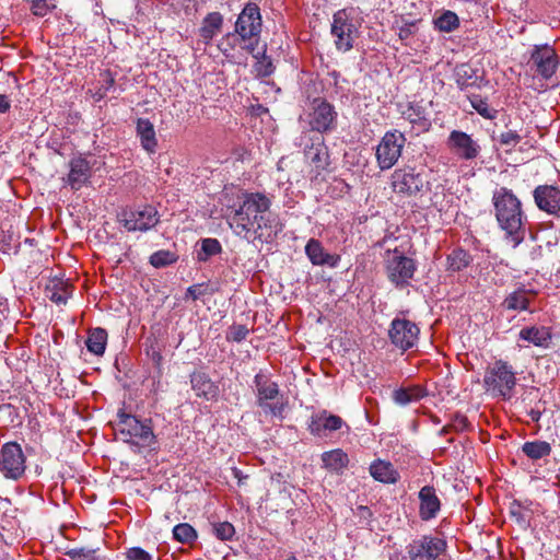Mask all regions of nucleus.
Wrapping results in <instances>:
<instances>
[{
	"label": "nucleus",
	"instance_id": "f257e3e1",
	"mask_svg": "<svg viewBox=\"0 0 560 560\" xmlns=\"http://www.w3.org/2000/svg\"><path fill=\"white\" fill-rule=\"evenodd\" d=\"M238 208L228 214L233 232L247 241H273L283 230L279 217L270 212L271 200L262 192H243Z\"/></svg>",
	"mask_w": 560,
	"mask_h": 560
},
{
	"label": "nucleus",
	"instance_id": "f03ea898",
	"mask_svg": "<svg viewBox=\"0 0 560 560\" xmlns=\"http://www.w3.org/2000/svg\"><path fill=\"white\" fill-rule=\"evenodd\" d=\"M559 67L560 57L551 39L527 44V74L539 83V88L546 86L542 82L550 81Z\"/></svg>",
	"mask_w": 560,
	"mask_h": 560
},
{
	"label": "nucleus",
	"instance_id": "7ed1b4c3",
	"mask_svg": "<svg viewBox=\"0 0 560 560\" xmlns=\"http://www.w3.org/2000/svg\"><path fill=\"white\" fill-rule=\"evenodd\" d=\"M114 430L122 442L138 448L151 447L156 443L152 419H139L124 409L117 413Z\"/></svg>",
	"mask_w": 560,
	"mask_h": 560
},
{
	"label": "nucleus",
	"instance_id": "20e7f679",
	"mask_svg": "<svg viewBox=\"0 0 560 560\" xmlns=\"http://www.w3.org/2000/svg\"><path fill=\"white\" fill-rule=\"evenodd\" d=\"M494 207L501 228L506 231L513 246H517L524 238L521 201L505 188H501L494 194Z\"/></svg>",
	"mask_w": 560,
	"mask_h": 560
},
{
	"label": "nucleus",
	"instance_id": "39448f33",
	"mask_svg": "<svg viewBox=\"0 0 560 560\" xmlns=\"http://www.w3.org/2000/svg\"><path fill=\"white\" fill-rule=\"evenodd\" d=\"M262 30V20L260 9L256 3L248 2L235 22L234 32L228 33L218 45L223 55L229 56V52L236 46V40H253L259 39Z\"/></svg>",
	"mask_w": 560,
	"mask_h": 560
},
{
	"label": "nucleus",
	"instance_id": "423d86ee",
	"mask_svg": "<svg viewBox=\"0 0 560 560\" xmlns=\"http://www.w3.org/2000/svg\"><path fill=\"white\" fill-rule=\"evenodd\" d=\"M254 385L256 388L257 406L266 415L283 419L287 401L280 393L279 385L261 372L255 375Z\"/></svg>",
	"mask_w": 560,
	"mask_h": 560
},
{
	"label": "nucleus",
	"instance_id": "0eeeda50",
	"mask_svg": "<svg viewBox=\"0 0 560 560\" xmlns=\"http://www.w3.org/2000/svg\"><path fill=\"white\" fill-rule=\"evenodd\" d=\"M515 374L512 368L504 361H495L486 370L483 377V386L487 392H491L495 396L509 399L515 386Z\"/></svg>",
	"mask_w": 560,
	"mask_h": 560
},
{
	"label": "nucleus",
	"instance_id": "6e6552de",
	"mask_svg": "<svg viewBox=\"0 0 560 560\" xmlns=\"http://www.w3.org/2000/svg\"><path fill=\"white\" fill-rule=\"evenodd\" d=\"M406 137L398 130L385 132L376 147V161L382 171L392 168L401 155Z\"/></svg>",
	"mask_w": 560,
	"mask_h": 560
},
{
	"label": "nucleus",
	"instance_id": "1a4fd4ad",
	"mask_svg": "<svg viewBox=\"0 0 560 560\" xmlns=\"http://www.w3.org/2000/svg\"><path fill=\"white\" fill-rule=\"evenodd\" d=\"M119 222L129 232H145L160 222L155 207L145 205L135 209H125L118 214Z\"/></svg>",
	"mask_w": 560,
	"mask_h": 560
},
{
	"label": "nucleus",
	"instance_id": "9d476101",
	"mask_svg": "<svg viewBox=\"0 0 560 560\" xmlns=\"http://www.w3.org/2000/svg\"><path fill=\"white\" fill-rule=\"evenodd\" d=\"M392 186L395 192L409 197L429 190V182L425 176L412 167L395 170L392 174Z\"/></svg>",
	"mask_w": 560,
	"mask_h": 560
},
{
	"label": "nucleus",
	"instance_id": "9b49d317",
	"mask_svg": "<svg viewBox=\"0 0 560 560\" xmlns=\"http://www.w3.org/2000/svg\"><path fill=\"white\" fill-rule=\"evenodd\" d=\"M420 328L415 322L396 317L388 329L390 343L401 351L413 348L419 340Z\"/></svg>",
	"mask_w": 560,
	"mask_h": 560
},
{
	"label": "nucleus",
	"instance_id": "f8f14e48",
	"mask_svg": "<svg viewBox=\"0 0 560 560\" xmlns=\"http://www.w3.org/2000/svg\"><path fill=\"white\" fill-rule=\"evenodd\" d=\"M416 270L417 266L415 260L398 253V250H395L393 256L388 257L386 260L387 278L396 288L407 287Z\"/></svg>",
	"mask_w": 560,
	"mask_h": 560
},
{
	"label": "nucleus",
	"instance_id": "ddd939ff",
	"mask_svg": "<svg viewBox=\"0 0 560 560\" xmlns=\"http://www.w3.org/2000/svg\"><path fill=\"white\" fill-rule=\"evenodd\" d=\"M355 32V25L348 10H338L332 16L331 24V35L336 37V48L341 51L351 50L353 48Z\"/></svg>",
	"mask_w": 560,
	"mask_h": 560
},
{
	"label": "nucleus",
	"instance_id": "4468645a",
	"mask_svg": "<svg viewBox=\"0 0 560 560\" xmlns=\"http://www.w3.org/2000/svg\"><path fill=\"white\" fill-rule=\"evenodd\" d=\"M0 471L10 479H19L25 471V456L16 442L5 443L0 452Z\"/></svg>",
	"mask_w": 560,
	"mask_h": 560
},
{
	"label": "nucleus",
	"instance_id": "2eb2a0df",
	"mask_svg": "<svg viewBox=\"0 0 560 560\" xmlns=\"http://www.w3.org/2000/svg\"><path fill=\"white\" fill-rule=\"evenodd\" d=\"M445 550L446 541L432 536H422L407 546L410 560H436Z\"/></svg>",
	"mask_w": 560,
	"mask_h": 560
},
{
	"label": "nucleus",
	"instance_id": "dca6fc26",
	"mask_svg": "<svg viewBox=\"0 0 560 560\" xmlns=\"http://www.w3.org/2000/svg\"><path fill=\"white\" fill-rule=\"evenodd\" d=\"M310 125L313 130L327 132L336 127L337 112L335 107L324 98H315Z\"/></svg>",
	"mask_w": 560,
	"mask_h": 560
},
{
	"label": "nucleus",
	"instance_id": "f3484780",
	"mask_svg": "<svg viewBox=\"0 0 560 560\" xmlns=\"http://www.w3.org/2000/svg\"><path fill=\"white\" fill-rule=\"evenodd\" d=\"M450 150L463 160H474L480 153L479 144L466 132L453 130L447 139Z\"/></svg>",
	"mask_w": 560,
	"mask_h": 560
},
{
	"label": "nucleus",
	"instance_id": "a211bd4d",
	"mask_svg": "<svg viewBox=\"0 0 560 560\" xmlns=\"http://www.w3.org/2000/svg\"><path fill=\"white\" fill-rule=\"evenodd\" d=\"M454 78L457 86L462 91L481 89L489 83L485 78L483 71L474 68L469 63L457 65L454 69Z\"/></svg>",
	"mask_w": 560,
	"mask_h": 560
},
{
	"label": "nucleus",
	"instance_id": "6ab92c4d",
	"mask_svg": "<svg viewBox=\"0 0 560 560\" xmlns=\"http://www.w3.org/2000/svg\"><path fill=\"white\" fill-rule=\"evenodd\" d=\"M534 200L539 210L548 214L560 212V189L553 185H539L535 188Z\"/></svg>",
	"mask_w": 560,
	"mask_h": 560
},
{
	"label": "nucleus",
	"instance_id": "aec40b11",
	"mask_svg": "<svg viewBox=\"0 0 560 560\" xmlns=\"http://www.w3.org/2000/svg\"><path fill=\"white\" fill-rule=\"evenodd\" d=\"M343 423L339 416L329 415L326 410H323L312 416L308 430L313 435L326 436L327 432L339 430Z\"/></svg>",
	"mask_w": 560,
	"mask_h": 560
},
{
	"label": "nucleus",
	"instance_id": "412c9836",
	"mask_svg": "<svg viewBox=\"0 0 560 560\" xmlns=\"http://www.w3.org/2000/svg\"><path fill=\"white\" fill-rule=\"evenodd\" d=\"M69 166L70 171L67 182L72 190H79L92 176L91 164L85 158L80 155L71 159Z\"/></svg>",
	"mask_w": 560,
	"mask_h": 560
},
{
	"label": "nucleus",
	"instance_id": "4be33fe9",
	"mask_svg": "<svg viewBox=\"0 0 560 560\" xmlns=\"http://www.w3.org/2000/svg\"><path fill=\"white\" fill-rule=\"evenodd\" d=\"M305 254L313 265L336 267L340 260V256L330 254L325 250L323 244L316 240L311 238L305 246Z\"/></svg>",
	"mask_w": 560,
	"mask_h": 560
},
{
	"label": "nucleus",
	"instance_id": "5701e85b",
	"mask_svg": "<svg viewBox=\"0 0 560 560\" xmlns=\"http://www.w3.org/2000/svg\"><path fill=\"white\" fill-rule=\"evenodd\" d=\"M419 515L421 520L429 521L434 518L441 510V501L436 495L433 486H424L419 491Z\"/></svg>",
	"mask_w": 560,
	"mask_h": 560
},
{
	"label": "nucleus",
	"instance_id": "b1692460",
	"mask_svg": "<svg viewBox=\"0 0 560 560\" xmlns=\"http://www.w3.org/2000/svg\"><path fill=\"white\" fill-rule=\"evenodd\" d=\"M305 159L316 168L317 174L326 170L329 165L328 148L323 138H317L316 142L306 145L304 149Z\"/></svg>",
	"mask_w": 560,
	"mask_h": 560
},
{
	"label": "nucleus",
	"instance_id": "393cba45",
	"mask_svg": "<svg viewBox=\"0 0 560 560\" xmlns=\"http://www.w3.org/2000/svg\"><path fill=\"white\" fill-rule=\"evenodd\" d=\"M191 388L197 396L213 399L218 396L219 388L205 372H194L190 375Z\"/></svg>",
	"mask_w": 560,
	"mask_h": 560
},
{
	"label": "nucleus",
	"instance_id": "a878e982",
	"mask_svg": "<svg viewBox=\"0 0 560 560\" xmlns=\"http://www.w3.org/2000/svg\"><path fill=\"white\" fill-rule=\"evenodd\" d=\"M73 287L61 279H51L45 287V295L56 304H66L72 294Z\"/></svg>",
	"mask_w": 560,
	"mask_h": 560
},
{
	"label": "nucleus",
	"instance_id": "bb28decb",
	"mask_svg": "<svg viewBox=\"0 0 560 560\" xmlns=\"http://www.w3.org/2000/svg\"><path fill=\"white\" fill-rule=\"evenodd\" d=\"M223 15L220 12L208 13L199 28V35L206 45L210 44L213 37L222 31Z\"/></svg>",
	"mask_w": 560,
	"mask_h": 560
},
{
	"label": "nucleus",
	"instance_id": "cd10ccee",
	"mask_svg": "<svg viewBox=\"0 0 560 560\" xmlns=\"http://www.w3.org/2000/svg\"><path fill=\"white\" fill-rule=\"evenodd\" d=\"M371 476L383 483H396L400 475L389 462L375 460L370 467Z\"/></svg>",
	"mask_w": 560,
	"mask_h": 560
},
{
	"label": "nucleus",
	"instance_id": "c85d7f7f",
	"mask_svg": "<svg viewBox=\"0 0 560 560\" xmlns=\"http://www.w3.org/2000/svg\"><path fill=\"white\" fill-rule=\"evenodd\" d=\"M137 135L140 138L142 148L153 153L158 147L155 130L153 124L149 119L139 118L137 121Z\"/></svg>",
	"mask_w": 560,
	"mask_h": 560
},
{
	"label": "nucleus",
	"instance_id": "c756f323",
	"mask_svg": "<svg viewBox=\"0 0 560 560\" xmlns=\"http://www.w3.org/2000/svg\"><path fill=\"white\" fill-rule=\"evenodd\" d=\"M107 337V331L104 328L96 327L90 329L85 340L88 350L95 355H102L105 352Z\"/></svg>",
	"mask_w": 560,
	"mask_h": 560
},
{
	"label": "nucleus",
	"instance_id": "7c9ffc66",
	"mask_svg": "<svg viewBox=\"0 0 560 560\" xmlns=\"http://www.w3.org/2000/svg\"><path fill=\"white\" fill-rule=\"evenodd\" d=\"M425 396V390L419 385L400 387L393 393V399L399 405L418 401Z\"/></svg>",
	"mask_w": 560,
	"mask_h": 560
},
{
	"label": "nucleus",
	"instance_id": "2f4dec72",
	"mask_svg": "<svg viewBox=\"0 0 560 560\" xmlns=\"http://www.w3.org/2000/svg\"><path fill=\"white\" fill-rule=\"evenodd\" d=\"M322 460L325 468L334 471H340L349 464L348 455L340 448L323 453Z\"/></svg>",
	"mask_w": 560,
	"mask_h": 560
},
{
	"label": "nucleus",
	"instance_id": "473e14b6",
	"mask_svg": "<svg viewBox=\"0 0 560 560\" xmlns=\"http://www.w3.org/2000/svg\"><path fill=\"white\" fill-rule=\"evenodd\" d=\"M472 261L471 255L462 247L454 248L447 255V271L458 272L468 267Z\"/></svg>",
	"mask_w": 560,
	"mask_h": 560
},
{
	"label": "nucleus",
	"instance_id": "72a5a7b5",
	"mask_svg": "<svg viewBox=\"0 0 560 560\" xmlns=\"http://www.w3.org/2000/svg\"><path fill=\"white\" fill-rule=\"evenodd\" d=\"M254 58L256 59L254 70L257 78H267L275 72L276 67L272 62L271 57L267 55L266 46L264 47L261 52L258 51L257 55H254Z\"/></svg>",
	"mask_w": 560,
	"mask_h": 560
},
{
	"label": "nucleus",
	"instance_id": "f704fd0d",
	"mask_svg": "<svg viewBox=\"0 0 560 560\" xmlns=\"http://www.w3.org/2000/svg\"><path fill=\"white\" fill-rule=\"evenodd\" d=\"M527 342H532L537 347L548 348L551 342L550 328L545 326L527 328Z\"/></svg>",
	"mask_w": 560,
	"mask_h": 560
},
{
	"label": "nucleus",
	"instance_id": "c9c22d12",
	"mask_svg": "<svg viewBox=\"0 0 560 560\" xmlns=\"http://www.w3.org/2000/svg\"><path fill=\"white\" fill-rule=\"evenodd\" d=\"M468 100L472 108L483 118L493 119L497 117L498 110L489 106L487 97L472 93L468 95Z\"/></svg>",
	"mask_w": 560,
	"mask_h": 560
},
{
	"label": "nucleus",
	"instance_id": "e433bc0d",
	"mask_svg": "<svg viewBox=\"0 0 560 560\" xmlns=\"http://www.w3.org/2000/svg\"><path fill=\"white\" fill-rule=\"evenodd\" d=\"M434 25L439 31L450 33L459 26V19L455 12L447 10L434 20Z\"/></svg>",
	"mask_w": 560,
	"mask_h": 560
},
{
	"label": "nucleus",
	"instance_id": "4c0bfd02",
	"mask_svg": "<svg viewBox=\"0 0 560 560\" xmlns=\"http://www.w3.org/2000/svg\"><path fill=\"white\" fill-rule=\"evenodd\" d=\"M222 246L217 238H203L201 241V249L197 254L198 261L206 262L210 257L219 255Z\"/></svg>",
	"mask_w": 560,
	"mask_h": 560
},
{
	"label": "nucleus",
	"instance_id": "58836bf2",
	"mask_svg": "<svg viewBox=\"0 0 560 560\" xmlns=\"http://www.w3.org/2000/svg\"><path fill=\"white\" fill-rule=\"evenodd\" d=\"M178 260V255L175 252L161 249L153 253L149 261L154 268H164L175 264Z\"/></svg>",
	"mask_w": 560,
	"mask_h": 560
},
{
	"label": "nucleus",
	"instance_id": "ea45409f",
	"mask_svg": "<svg viewBox=\"0 0 560 560\" xmlns=\"http://www.w3.org/2000/svg\"><path fill=\"white\" fill-rule=\"evenodd\" d=\"M173 537L178 542L191 545L197 539V532L190 524L180 523L174 527Z\"/></svg>",
	"mask_w": 560,
	"mask_h": 560
},
{
	"label": "nucleus",
	"instance_id": "a19ab883",
	"mask_svg": "<svg viewBox=\"0 0 560 560\" xmlns=\"http://www.w3.org/2000/svg\"><path fill=\"white\" fill-rule=\"evenodd\" d=\"M469 427V421L465 415L459 412L454 413L451 417L448 424L442 428L440 431L441 435L448 434L450 432H463Z\"/></svg>",
	"mask_w": 560,
	"mask_h": 560
},
{
	"label": "nucleus",
	"instance_id": "79ce46f5",
	"mask_svg": "<svg viewBox=\"0 0 560 560\" xmlns=\"http://www.w3.org/2000/svg\"><path fill=\"white\" fill-rule=\"evenodd\" d=\"M551 452V446L545 441L527 442V457L541 458L548 456Z\"/></svg>",
	"mask_w": 560,
	"mask_h": 560
},
{
	"label": "nucleus",
	"instance_id": "37998d69",
	"mask_svg": "<svg viewBox=\"0 0 560 560\" xmlns=\"http://www.w3.org/2000/svg\"><path fill=\"white\" fill-rule=\"evenodd\" d=\"M508 310H525V290L520 288L504 300Z\"/></svg>",
	"mask_w": 560,
	"mask_h": 560
},
{
	"label": "nucleus",
	"instance_id": "c03bdc74",
	"mask_svg": "<svg viewBox=\"0 0 560 560\" xmlns=\"http://www.w3.org/2000/svg\"><path fill=\"white\" fill-rule=\"evenodd\" d=\"M97 549L80 547L72 548L65 552V556L70 558L71 560H96L95 552Z\"/></svg>",
	"mask_w": 560,
	"mask_h": 560
},
{
	"label": "nucleus",
	"instance_id": "a18cd8bd",
	"mask_svg": "<svg viewBox=\"0 0 560 560\" xmlns=\"http://www.w3.org/2000/svg\"><path fill=\"white\" fill-rule=\"evenodd\" d=\"M212 526L215 537L220 540H230L235 534V528L230 522H220Z\"/></svg>",
	"mask_w": 560,
	"mask_h": 560
},
{
	"label": "nucleus",
	"instance_id": "49530a36",
	"mask_svg": "<svg viewBox=\"0 0 560 560\" xmlns=\"http://www.w3.org/2000/svg\"><path fill=\"white\" fill-rule=\"evenodd\" d=\"M249 334V329L246 325L234 324L229 327L226 331V340L233 342H241L246 339Z\"/></svg>",
	"mask_w": 560,
	"mask_h": 560
},
{
	"label": "nucleus",
	"instance_id": "de8ad7c7",
	"mask_svg": "<svg viewBox=\"0 0 560 560\" xmlns=\"http://www.w3.org/2000/svg\"><path fill=\"white\" fill-rule=\"evenodd\" d=\"M212 293H213V290L209 289V285L207 283H198V284H194V285L189 287L186 290L184 299L185 300L191 299L192 301H196L203 295L212 294Z\"/></svg>",
	"mask_w": 560,
	"mask_h": 560
},
{
	"label": "nucleus",
	"instance_id": "09e8293b",
	"mask_svg": "<svg viewBox=\"0 0 560 560\" xmlns=\"http://www.w3.org/2000/svg\"><path fill=\"white\" fill-rule=\"evenodd\" d=\"M30 4L31 11L36 16H45L55 5H49L48 0H24Z\"/></svg>",
	"mask_w": 560,
	"mask_h": 560
},
{
	"label": "nucleus",
	"instance_id": "8fccbe9b",
	"mask_svg": "<svg viewBox=\"0 0 560 560\" xmlns=\"http://www.w3.org/2000/svg\"><path fill=\"white\" fill-rule=\"evenodd\" d=\"M527 164H529L530 172L535 171V175L539 173V170L547 171L551 166V162L546 153L530 158V160H527Z\"/></svg>",
	"mask_w": 560,
	"mask_h": 560
},
{
	"label": "nucleus",
	"instance_id": "3c124183",
	"mask_svg": "<svg viewBox=\"0 0 560 560\" xmlns=\"http://www.w3.org/2000/svg\"><path fill=\"white\" fill-rule=\"evenodd\" d=\"M127 560H152V556L140 547H132L126 551Z\"/></svg>",
	"mask_w": 560,
	"mask_h": 560
},
{
	"label": "nucleus",
	"instance_id": "603ef678",
	"mask_svg": "<svg viewBox=\"0 0 560 560\" xmlns=\"http://www.w3.org/2000/svg\"><path fill=\"white\" fill-rule=\"evenodd\" d=\"M500 143L506 147H515L521 141V136L515 131L509 130L500 135Z\"/></svg>",
	"mask_w": 560,
	"mask_h": 560
},
{
	"label": "nucleus",
	"instance_id": "864d4df0",
	"mask_svg": "<svg viewBox=\"0 0 560 560\" xmlns=\"http://www.w3.org/2000/svg\"><path fill=\"white\" fill-rule=\"evenodd\" d=\"M101 90L108 92L115 85V78L109 70H105L100 74Z\"/></svg>",
	"mask_w": 560,
	"mask_h": 560
},
{
	"label": "nucleus",
	"instance_id": "5fc2aeb1",
	"mask_svg": "<svg viewBox=\"0 0 560 560\" xmlns=\"http://www.w3.org/2000/svg\"><path fill=\"white\" fill-rule=\"evenodd\" d=\"M421 114H422V112L419 106L410 105L407 110V118L412 124H416V122L420 121L421 119L425 120Z\"/></svg>",
	"mask_w": 560,
	"mask_h": 560
},
{
	"label": "nucleus",
	"instance_id": "6e6d98bb",
	"mask_svg": "<svg viewBox=\"0 0 560 560\" xmlns=\"http://www.w3.org/2000/svg\"><path fill=\"white\" fill-rule=\"evenodd\" d=\"M416 31V23L410 22L406 23L404 26L399 28L398 36L401 40L408 39Z\"/></svg>",
	"mask_w": 560,
	"mask_h": 560
},
{
	"label": "nucleus",
	"instance_id": "4d7b16f0",
	"mask_svg": "<svg viewBox=\"0 0 560 560\" xmlns=\"http://www.w3.org/2000/svg\"><path fill=\"white\" fill-rule=\"evenodd\" d=\"M357 511H358V515L360 516V518L364 520L365 524L369 525L370 524V520L373 516V513L370 510V508L364 506V505H360V506H358Z\"/></svg>",
	"mask_w": 560,
	"mask_h": 560
},
{
	"label": "nucleus",
	"instance_id": "13d9d810",
	"mask_svg": "<svg viewBox=\"0 0 560 560\" xmlns=\"http://www.w3.org/2000/svg\"><path fill=\"white\" fill-rule=\"evenodd\" d=\"M11 108V102L4 94H0V114H5Z\"/></svg>",
	"mask_w": 560,
	"mask_h": 560
},
{
	"label": "nucleus",
	"instance_id": "bf43d9fd",
	"mask_svg": "<svg viewBox=\"0 0 560 560\" xmlns=\"http://www.w3.org/2000/svg\"><path fill=\"white\" fill-rule=\"evenodd\" d=\"M511 516L515 517L518 524L522 523L523 514L521 504H513L511 508Z\"/></svg>",
	"mask_w": 560,
	"mask_h": 560
},
{
	"label": "nucleus",
	"instance_id": "052dcab7",
	"mask_svg": "<svg viewBox=\"0 0 560 560\" xmlns=\"http://www.w3.org/2000/svg\"><path fill=\"white\" fill-rule=\"evenodd\" d=\"M244 42L247 43L244 46V49H246L254 57V55H256L255 50L257 48L259 39L253 38V40H244Z\"/></svg>",
	"mask_w": 560,
	"mask_h": 560
},
{
	"label": "nucleus",
	"instance_id": "680f3d73",
	"mask_svg": "<svg viewBox=\"0 0 560 560\" xmlns=\"http://www.w3.org/2000/svg\"><path fill=\"white\" fill-rule=\"evenodd\" d=\"M532 421L534 422H538L540 417H541V412L539 410H534L532 409L529 412H528Z\"/></svg>",
	"mask_w": 560,
	"mask_h": 560
},
{
	"label": "nucleus",
	"instance_id": "e2e57ef3",
	"mask_svg": "<svg viewBox=\"0 0 560 560\" xmlns=\"http://www.w3.org/2000/svg\"><path fill=\"white\" fill-rule=\"evenodd\" d=\"M107 92L104 90H101V86L97 89V91L94 94L95 101H101L106 96Z\"/></svg>",
	"mask_w": 560,
	"mask_h": 560
},
{
	"label": "nucleus",
	"instance_id": "0e129e2a",
	"mask_svg": "<svg viewBox=\"0 0 560 560\" xmlns=\"http://www.w3.org/2000/svg\"><path fill=\"white\" fill-rule=\"evenodd\" d=\"M518 336H520V339L525 340V328H523V329H521V330H520Z\"/></svg>",
	"mask_w": 560,
	"mask_h": 560
},
{
	"label": "nucleus",
	"instance_id": "69168bd1",
	"mask_svg": "<svg viewBox=\"0 0 560 560\" xmlns=\"http://www.w3.org/2000/svg\"><path fill=\"white\" fill-rule=\"evenodd\" d=\"M285 560H298L294 555H290Z\"/></svg>",
	"mask_w": 560,
	"mask_h": 560
},
{
	"label": "nucleus",
	"instance_id": "338daca9",
	"mask_svg": "<svg viewBox=\"0 0 560 560\" xmlns=\"http://www.w3.org/2000/svg\"><path fill=\"white\" fill-rule=\"evenodd\" d=\"M535 82H536V81H533V84H530V88L536 89V86H535ZM526 88H529V84H526Z\"/></svg>",
	"mask_w": 560,
	"mask_h": 560
},
{
	"label": "nucleus",
	"instance_id": "774afa93",
	"mask_svg": "<svg viewBox=\"0 0 560 560\" xmlns=\"http://www.w3.org/2000/svg\"><path fill=\"white\" fill-rule=\"evenodd\" d=\"M4 560H13L8 555H4Z\"/></svg>",
	"mask_w": 560,
	"mask_h": 560
}]
</instances>
